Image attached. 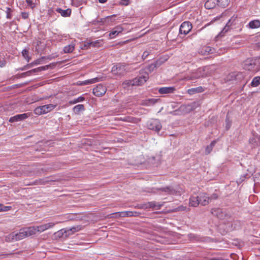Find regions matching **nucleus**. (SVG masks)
I'll return each instance as SVG.
<instances>
[{
    "instance_id": "f3484780",
    "label": "nucleus",
    "mask_w": 260,
    "mask_h": 260,
    "mask_svg": "<svg viewBox=\"0 0 260 260\" xmlns=\"http://www.w3.org/2000/svg\"><path fill=\"white\" fill-rule=\"evenodd\" d=\"M56 11L60 14L62 17H67L70 16L72 11L71 9H67L66 10H63L61 8H57L56 9Z\"/></svg>"
},
{
    "instance_id": "58836bf2",
    "label": "nucleus",
    "mask_w": 260,
    "mask_h": 260,
    "mask_svg": "<svg viewBox=\"0 0 260 260\" xmlns=\"http://www.w3.org/2000/svg\"><path fill=\"white\" fill-rule=\"evenodd\" d=\"M50 67V64L40 67L33 69V71H35V72H41L48 69Z\"/></svg>"
},
{
    "instance_id": "ddd939ff",
    "label": "nucleus",
    "mask_w": 260,
    "mask_h": 260,
    "mask_svg": "<svg viewBox=\"0 0 260 260\" xmlns=\"http://www.w3.org/2000/svg\"><path fill=\"white\" fill-rule=\"evenodd\" d=\"M163 203L156 202L155 201H152L148 202L146 205V208H151L153 210H158L163 206Z\"/></svg>"
},
{
    "instance_id": "423d86ee",
    "label": "nucleus",
    "mask_w": 260,
    "mask_h": 260,
    "mask_svg": "<svg viewBox=\"0 0 260 260\" xmlns=\"http://www.w3.org/2000/svg\"><path fill=\"white\" fill-rule=\"evenodd\" d=\"M106 91V87L101 84H99L93 89L92 92L96 96H101L105 94Z\"/></svg>"
},
{
    "instance_id": "37998d69",
    "label": "nucleus",
    "mask_w": 260,
    "mask_h": 260,
    "mask_svg": "<svg viewBox=\"0 0 260 260\" xmlns=\"http://www.w3.org/2000/svg\"><path fill=\"white\" fill-rule=\"evenodd\" d=\"M156 67V65L155 63H151L149 64L147 67V70L149 72H152Z\"/></svg>"
},
{
    "instance_id": "72a5a7b5",
    "label": "nucleus",
    "mask_w": 260,
    "mask_h": 260,
    "mask_svg": "<svg viewBox=\"0 0 260 260\" xmlns=\"http://www.w3.org/2000/svg\"><path fill=\"white\" fill-rule=\"evenodd\" d=\"M84 100H85V98L83 96H80L78 97V98L74 99L70 101L69 104L71 105L75 104L77 103L82 102Z\"/></svg>"
},
{
    "instance_id": "a19ab883",
    "label": "nucleus",
    "mask_w": 260,
    "mask_h": 260,
    "mask_svg": "<svg viewBox=\"0 0 260 260\" xmlns=\"http://www.w3.org/2000/svg\"><path fill=\"white\" fill-rule=\"evenodd\" d=\"M22 55L23 56V57L26 59H27V62H28L30 59V58L28 56V51L26 49H24L22 51Z\"/></svg>"
},
{
    "instance_id": "a878e982",
    "label": "nucleus",
    "mask_w": 260,
    "mask_h": 260,
    "mask_svg": "<svg viewBox=\"0 0 260 260\" xmlns=\"http://www.w3.org/2000/svg\"><path fill=\"white\" fill-rule=\"evenodd\" d=\"M248 25L250 28H257L260 26V21L258 20L251 21L248 23Z\"/></svg>"
},
{
    "instance_id": "1a4fd4ad",
    "label": "nucleus",
    "mask_w": 260,
    "mask_h": 260,
    "mask_svg": "<svg viewBox=\"0 0 260 260\" xmlns=\"http://www.w3.org/2000/svg\"><path fill=\"white\" fill-rule=\"evenodd\" d=\"M30 116L29 113H23L21 114L16 115L10 118L9 121L13 123L15 122L20 121L26 119Z\"/></svg>"
},
{
    "instance_id": "5fc2aeb1",
    "label": "nucleus",
    "mask_w": 260,
    "mask_h": 260,
    "mask_svg": "<svg viewBox=\"0 0 260 260\" xmlns=\"http://www.w3.org/2000/svg\"><path fill=\"white\" fill-rule=\"evenodd\" d=\"M120 4L123 5L127 6L129 4V0H121Z\"/></svg>"
},
{
    "instance_id": "ea45409f",
    "label": "nucleus",
    "mask_w": 260,
    "mask_h": 260,
    "mask_svg": "<svg viewBox=\"0 0 260 260\" xmlns=\"http://www.w3.org/2000/svg\"><path fill=\"white\" fill-rule=\"evenodd\" d=\"M89 44L93 47H100L102 45V41L101 40H96L90 42Z\"/></svg>"
},
{
    "instance_id": "412c9836",
    "label": "nucleus",
    "mask_w": 260,
    "mask_h": 260,
    "mask_svg": "<svg viewBox=\"0 0 260 260\" xmlns=\"http://www.w3.org/2000/svg\"><path fill=\"white\" fill-rule=\"evenodd\" d=\"M204 91V89L202 86H199L195 88H192L188 89L187 92L190 95L197 93H201Z\"/></svg>"
},
{
    "instance_id": "2f4dec72",
    "label": "nucleus",
    "mask_w": 260,
    "mask_h": 260,
    "mask_svg": "<svg viewBox=\"0 0 260 260\" xmlns=\"http://www.w3.org/2000/svg\"><path fill=\"white\" fill-rule=\"evenodd\" d=\"M159 190L164 191L168 194H174L175 192V190L171 187H166L160 188Z\"/></svg>"
},
{
    "instance_id": "6e6552de",
    "label": "nucleus",
    "mask_w": 260,
    "mask_h": 260,
    "mask_svg": "<svg viewBox=\"0 0 260 260\" xmlns=\"http://www.w3.org/2000/svg\"><path fill=\"white\" fill-rule=\"evenodd\" d=\"M148 79V75L145 74L144 75L139 76L133 80V85L140 86L145 83Z\"/></svg>"
},
{
    "instance_id": "39448f33",
    "label": "nucleus",
    "mask_w": 260,
    "mask_h": 260,
    "mask_svg": "<svg viewBox=\"0 0 260 260\" xmlns=\"http://www.w3.org/2000/svg\"><path fill=\"white\" fill-rule=\"evenodd\" d=\"M111 72L115 75H122L125 72V65L121 63L115 65L112 67Z\"/></svg>"
},
{
    "instance_id": "cd10ccee",
    "label": "nucleus",
    "mask_w": 260,
    "mask_h": 260,
    "mask_svg": "<svg viewBox=\"0 0 260 260\" xmlns=\"http://www.w3.org/2000/svg\"><path fill=\"white\" fill-rule=\"evenodd\" d=\"M75 48V46L74 44H69L67 46H66L63 48V52L65 53H71L72 52Z\"/></svg>"
},
{
    "instance_id": "2eb2a0df",
    "label": "nucleus",
    "mask_w": 260,
    "mask_h": 260,
    "mask_svg": "<svg viewBox=\"0 0 260 260\" xmlns=\"http://www.w3.org/2000/svg\"><path fill=\"white\" fill-rule=\"evenodd\" d=\"M200 203L199 195L193 194L189 199V205L192 207H197Z\"/></svg>"
},
{
    "instance_id": "393cba45",
    "label": "nucleus",
    "mask_w": 260,
    "mask_h": 260,
    "mask_svg": "<svg viewBox=\"0 0 260 260\" xmlns=\"http://www.w3.org/2000/svg\"><path fill=\"white\" fill-rule=\"evenodd\" d=\"M212 53V50L209 46L203 47L200 51V53L202 55H205Z\"/></svg>"
},
{
    "instance_id": "603ef678",
    "label": "nucleus",
    "mask_w": 260,
    "mask_h": 260,
    "mask_svg": "<svg viewBox=\"0 0 260 260\" xmlns=\"http://www.w3.org/2000/svg\"><path fill=\"white\" fill-rule=\"evenodd\" d=\"M29 14L27 12H22L21 13V16L22 18L24 19H26L28 18Z\"/></svg>"
},
{
    "instance_id": "473e14b6",
    "label": "nucleus",
    "mask_w": 260,
    "mask_h": 260,
    "mask_svg": "<svg viewBox=\"0 0 260 260\" xmlns=\"http://www.w3.org/2000/svg\"><path fill=\"white\" fill-rule=\"evenodd\" d=\"M84 110V106L83 105L79 104L76 105L73 108V111L75 113H79L80 111Z\"/></svg>"
},
{
    "instance_id": "c756f323",
    "label": "nucleus",
    "mask_w": 260,
    "mask_h": 260,
    "mask_svg": "<svg viewBox=\"0 0 260 260\" xmlns=\"http://www.w3.org/2000/svg\"><path fill=\"white\" fill-rule=\"evenodd\" d=\"M60 221H56L55 222H49L47 223L42 224L44 226V229L47 230L48 229L52 228L56 224L60 223Z\"/></svg>"
},
{
    "instance_id": "7c9ffc66",
    "label": "nucleus",
    "mask_w": 260,
    "mask_h": 260,
    "mask_svg": "<svg viewBox=\"0 0 260 260\" xmlns=\"http://www.w3.org/2000/svg\"><path fill=\"white\" fill-rule=\"evenodd\" d=\"M260 84V77L257 76L254 77L252 82H251V85L252 87H257Z\"/></svg>"
},
{
    "instance_id": "a211bd4d",
    "label": "nucleus",
    "mask_w": 260,
    "mask_h": 260,
    "mask_svg": "<svg viewBox=\"0 0 260 260\" xmlns=\"http://www.w3.org/2000/svg\"><path fill=\"white\" fill-rule=\"evenodd\" d=\"M15 241L20 240L27 237V234L24 229L20 230L18 233H15Z\"/></svg>"
},
{
    "instance_id": "b1692460",
    "label": "nucleus",
    "mask_w": 260,
    "mask_h": 260,
    "mask_svg": "<svg viewBox=\"0 0 260 260\" xmlns=\"http://www.w3.org/2000/svg\"><path fill=\"white\" fill-rule=\"evenodd\" d=\"M100 80L98 78H94L92 79L86 80L80 82L79 85H85L87 84H92L99 81Z\"/></svg>"
},
{
    "instance_id": "20e7f679",
    "label": "nucleus",
    "mask_w": 260,
    "mask_h": 260,
    "mask_svg": "<svg viewBox=\"0 0 260 260\" xmlns=\"http://www.w3.org/2000/svg\"><path fill=\"white\" fill-rule=\"evenodd\" d=\"M81 230V228L80 226H73L70 229H62L57 232V234L58 236H60L61 235L63 236L64 234L66 237L69 236L74 234L75 232H78Z\"/></svg>"
},
{
    "instance_id": "0eeeda50",
    "label": "nucleus",
    "mask_w": 260,
    "mask_h": 260,
    "mask_svg": "<svg viewBox=\"0 0 260 260\" xmlns=\"http://www.w3.org/2000/svg\"><path fill=\"white\" fill-rule=\"evenodd\" d=\"M192 28V24L189 21H185L180 25L179 32L180 34L187 35L188 34Z\"/></svg>"
},
{
    "instance_id": "49530a36",
    "label": "nucleus",
    "mask_w": 260,
    "mask_h": 260,
    "mask_svg": "<svg viewBox=\"0 0 260 260\" xmlns=\"http://www.w3.org/2000/svg\"><path fill=\"white\" fill-rule=\"evenodd\" d=\"M27 5L30 7L31 9L34 8L36 7V4L32 2V0H25Z\"/></svg>"
},
{
    "instance_id": "c03bdc74",
    "label": "nucleus",
    "mask_w": 260,
    "mask_h": 260,
    "mask_svg": "<svg viewBox=\"0 0 260 260\" xmlns=\"http://www.w3.org/2000/svg\"><path fill=\"white\" fill-rule=\"evenodd\" d=\"M44 58H45V57H42V58H41L40 59H38L36 60V61H35L32 62V63H31L29 65V66H31L32 65H37V64H40L42 60H43Z\"/></svg>"
},
{
    "instance_id": "13d9d810",
    "label": "nucleus",
    "mask_w": 260,
    "mask_h": 260,
    "mask_svg": "<svg viewBox=\"0 0 260 260\" xmlns=\"http://www.w3.org/2000/svg\"><path fill=\"white\" fill-rule=\"evenodd\" d=\"M107 1V0H99V2L101 3H105Z\"/></svg>"
},
{
    "instance_id": "a18cd8bd",
    "label": "nucleus",
    "mask_w": 260,
    "mask_h": 260,
    "mask_svg": "<svg viewBox=\"0 0 260 260\" xmlns=\"http://www.w3.org/2000/svg\"><path fill=\"white\" fill-rule=\"evenodd\" d=\"M126 213V217H132V216H136V214H137V212H132V211H125Z\"/></svg>"
},
{
    "instance_id": "f8f14e48",
    "label": "nucleus",
    "mask_w": 260,
    "mask_h": 260,
    "mask_svg": "<svg viewBox=\"0 0 260 260\" xmlns=\"http://www.w3.org/2000/svg\"><path fill=\"white\" fill-rule=\"evenodd\" d=\"M200 203L202 206H206L209 203V197L205 193H201L199 195Z\"/></svg>"
},
{
    "instance_id": "4468645a",
    "label": "nucleus",
    "mask_w": 260,
    "mask_h": 260,
    "mask_svg": "<svg viewBox=\"0 0 260 260\" xmlns=\"http://www.w3.org/2000/svg\"><path fill=\"white\" fill-rule=\"evenodd\" d=\"M211 212L212 215L219 218H222L225 214L222 210L219 208H212L211 210Z\"/></svg>"
},
{
    "instance_id": "3c124183",
    "label": "nucleus",
    "mask_w": 260,
    "mask_h": 260,
    "mask_svg": "<svg viewBox=\"0 0 260 260\" xmlns=\"http://www.w3.org/2000/svg\"><path fill=\"white\" fill-rule=\"evenodd\" d=\"M218 198V196L216 193L212 194L210 197H209V202L212 200H216Z\"/></svg>"
},
{
    "instance_id": "c85d7f7f",
    "label": "nucleus",
    "mask_w": 260,
    "mask_h": 260,
    "mask_svg": "<svg viewBox=\"0 0 260 260\" xmlns=\"http://www.w3.org/2000/svg\"><path fill=\"white\" fill-rule=\"evenodd\" d=\"M215 144L216 141H213L210 143L209 145L206 147L205 153L206 155L209 154L212 151L213 148L215 146Z\"/></svg>"
},
{
    "instance_id": "7ed1b4c3",
    "label": "nucleus",
    "mask_w": 260,
    "mask_h": 260,
    "mask_svg": "<svg viewBox=\"0 0 260 260\" xmlns=\"http://www.w3.org/2000/svg\"><path fill=\"white\" fill-rule=\"evenodd\" d=\"M147 125L149 129L158 132L161 129L162 126L159 120L152 119L147 122Z\"/></svg>"
},
{
    "instance_id": "e433bc0d",
    "label": "nucleus",
    "mask_w": 260,
    "mask_h": 260,
    "mask_svg": "<svg viewBox=\"0 0 260 260\" xmlns=\"http://www.w3.org/2000/svg\"><path fill=\"white\" fill-rule=\"evenodd\" d=\"M6 18L7 19H10L12 17V13L13 12V10L9 7H7L6 8Z\"/></svg>"
},
{
    "instance_id": "4d7b16f0",
    "label": "nucleus",
    "mask_w": 260,
    "mask_h": 260,
    "mask_svg": "<svg viewBox=\"0 0 260 260\" xmlns=\"http://www.w3.org/2000/svg\"><path fill=\"white\" fill-rule=\"evenodd\" d=\"M189 237H190V238L191 239H193V240H197V239H196V236H195L194 235H193L190 234V236H189Z\"/></svg>"
},
{
    "instance_id": "9d476101",
    "label": "nucleus",
    "mask_w": 260,
    "mask_h": 260,
    "mask_svg": "<svg viewBox=\"0 0 260 260\" xmlns=\"http://www.w3.org/2000/svg\"><path fill=\"white\" fill-rule=\"evenodd\" d=\"M208 69L207 67L199 68L196 72L193 74L192 79H198L207 76V74L205 73Z\"/></svg>"
},
{
    "instance_id": "864d4df0",
    "label": "nucleus",
    "mask_w": 260,
    "mask_h": 260,
    "mask_svg": "<svg viewBox=\"0 0 260 260\" xmlns=\"http://www.w3.org/2000/svg\"><path fill=\"white\" fill-rule=\"evenodd\" d=\"M149 52L147 51H145L143 52L142 57L144 59L149 55Z\"/></svg>"
},
{
    "instance_id": "5701e85b",
    "label": "nucleus",
    "mask_w": 260,
    "mask_h": 260,
    "mask_svg": "<svg viewBox=\"0 0 260 260\" xmlns=\"http://www.w3.org/2000/svg\"><path fill=\"white\" fill-rule=\"evenodd\" d=\"M27 234V237H29L36 234L37 232L36 226H30L27 228H24Z\"/></svg>"
},
{
    "instance_id": "f704fd0d",
    "label": "nucleus",
    "mask_w": 260,
    "mask_h": 260,
    "mask_svg": "<svg viewBox=\"0 0 260 260\" xmlns=\"http://www.w3.org/2000/svg\"><path fill=\"white\" fill-rule=\"evenodd\" d=\"M5 240L8 242L15 241V233L13 232L10 234L6 236L5 237Z\"/></svg>"
},
{
    "instance_id": "bb28decb",
    "label": "nucleus",
    "mask_w": 260,
    "mask_h": 260,
    "mask_svg": "<svg viewBox=\"0 0 260 260\" xmlns=\"http://www.w3.org/2000/svg\"><path fill=\"white\" fill-rule=\"evenodd\" d=\"M122 120L125 121H127V122H128L137 123H138L140 121V119L137 118L133 117H127L124 118L122 119Z\"/></svg>"
},
{
    "instance_id": "bf43d9fd",
    "label": "nucleus",
    "mask_w": 260,
    "mask_h": 260,
    "mask_svg": "<svg viewBox=\"0 0 260 260\" xmlns=\"http://www.w3.org/2000/svg\"><path fill=\"white\" fill-rule=\"evenodd\" d=\"M112 216H113L112 217H114V218H118V217H119L118 216V215H113Z\"/></svg>"
},
{
    "instance_id": "052dcab7",
    "label": "nucleus",
    "mask_w": 260,
    "mask_h": 260,
    "mask_svg": "<svg viewBox=\"0 0 260 260\" xmlns=\"http://www.w3.org/2000/svg\"><path fill=\"white\" fill-rule=\"evenodd\" d=\"M4 206L2 204H0V208H2Z\"/></svg>"
},
{
    "instance_id": "79ce46f5",
    "label": "nucleus",
    "mask_w": 260,
    "mask_h": 260,
    "mask_svg": "<svg viewBox=\"0 0 260 260\" xmlns=\"http://www.w3.org/2000/svg\"><path fill=\"white\" fill-rule=\"evenodd\" d=\"M133 80H126L123 83V86L124 88L129 86H133Z\"/></svg>"
},
{
    "instance_id": "9b49d317",
    "label": "nucleus",
    "mask_w": 260,
    "mask_h": 260,
    "mask_svg": "<svg viewBox=\"0 0 260 260\" xmlns=\"http://www.w3.org/2000/svg\"><path fill=\"white\" fill-rule=\"evenodd\" d=\"M160 101L159 99H147L142 100L140 105L144 106L150 107L153 106Z\"/></svg>"
},
{
    "instance_id": "09e8293b",
    "label": "nucleus",
    "mask_w": 260,
    "mask_h": 260,
    "mask_svg": "<svg viewBox=\"0 0 260 260\" xmlns=\"http://www.w3.org/2000/svg\"><path fill=\"white\" fill-rule=\"evenodd\" d=\"M33 73H36V72H35V71H33V69H32V70H31L30 71H28L27 72L22 73V75L23 76H28L31 75V74Z\"/></svg>"
},
{
    "instance_id": "680f3d73",
    "label": "nucleus",
    "mask_w": 260,
    "mask_h": 260,
    "mask_svg": "<svg viewBox=\"0 0 260 260\" xmlns=\"http://www.w3.org/2000/svg\"><path fill=\"white\" fill-rule=\"evenodd\" d=\"M26 68V67H25L24 68L22 69V70H24Z\"/></svg>"
},
{
    "instance_id": "8fccbe9b",
    "label": "nucleus",
    "mask_w": 260,
    "mask_h": 260,
    "mask_svg": "<svg viewBox=\"0 0 260 260\" xmlns=\"http://www.w3.org/2000/svg\"><path fill=\"white\" fill-rule=\"evenodd\" d=\"M11 209V206H3L2 208H0V212L2 211H7Z\"/></svg>"
},
{
    "instance_id": "aec40b11",
    "label": "nucleus",
    "mask_w": 260,
    "mask_h": 260,
    "mask_svg": "<svg viewBox=\"0 0 260 260\" xmlns=\"http://www.w3.org/2000/svg\"><path fill=\"white\" fill-rule=\"evenodd\" d=\"M236 19V17H232L229 21L227 22L226 25L223 28L222 30L221 31V33H225L228 31L230 26L234 23Z\"/></svg>"
},
{
    "instance_id": "de8ad7c7",
    "label": "nucleus",
    "mask_w": 260,
    "mask_h": 260,
    "mask_svg": "<svg viewBox=\"0 0 260 260\" xmlns=\"http://www.w3.org/2000/svg\"><path fill=\"white\" fill-rule=\"evenodd\" d=\"M36 227L37 232L41 233L45 231V229H44V226L42 224Z\"/></svg>"
},
{
    "instance_id": "c9c22d12",
    "label": "nucleus",
    "mask_w": 260,
    "mask_h": 260,
    "mask_svg": "<svg viewBox=\"0 0 260 260\" xmlns=\"http://www.w3.org/2000/svg\"><path fill=\"white\" fill-rule=\"evenodd\" d=\"M229 0H216L217 4L222 7H225L229 4Z\"/></svg>"
},
{
    "instance_id": "f257e3e1",
    "label": "nucleus",
    "mask_w": 260,
    "mask_h": 260,
    "mask_svg": "<svg viewBox=\"0 0 260 260\" xmlns=\"http://www.w3.org/2000/svg\"><path fill=\"white\" fill-rule=\"evenodd\" d=\"M56 107L55 105L48 104L39 106L35 108L34 113L36 115H40L50 112Z\"/></svg>"
},
{
    "instance_id": "4c0bfd02",
    "label": "nucleus",
    "mask_w": 260,
    "mask_h": 260,
    "mask_svg": "<svg viewBox=\"0 0 260 260\" xmlns=\"http://www.w3.org/2000/svg\"><path fill=\"white\" fill-rule=\"evenodd\" d=\"M113 215H118L119 217H126V213L125 211H122V212H118L115 213H113L112 214H109L108 215V217L109 218H112Z\"/></svg>"
},
{
    "instance_id": "6e6d98bb",
    "label": "nucleus",
    "mask_w": 260,
    "mask_h": 260,
    "mask_svg": "<svg viewBox=\"0 0 260 260\" xmlns=\"http://www.w3.org/2000/svg\"><path fill=\"white\" fill-rule=\"evenodd\" d=\"M6 62L5 60H2L0 61V67L2 68L5 66Z\"/></svg>"
},
{
    "instance_id": "6ab92c4d",
    "label": "nucleus",
    "mask_w": 260,
    "mask_h": 260,
    "mask_svg": "<svg viewBox=\"0 0 260 260\" xmlns=\"http://www.w3.org/2000/svg\"><path fill=\"white\" fill-rule=\"evenodd\" d=\"M174 90L175 88L173 87H164L160 88L158 92L160 94H168L173 93Z\"/></svg>"
},
{
    "instance_id": "dca6fc26",
    "label": "nucleus",
    "mask_w": 260,
    "mask_h": 260,
    "mask_svg": "<svg viewBox=\"0 0 260 260\" xmlns=\"http://www.w3.org/2000/svg\"><path fill=\"white\" fill-rule=\"evenodd\" d=\"M123 29V28L120 25L117 26L115 27H114L109 34V36L110 38L112 39L115 38L119 33L121 32Z\"/></svg>"
},
{
    "instance_id": "f03ea898",
    "label": "nucleus",
    "mask_w": 260,
    "mask_h": 260,
    "mask_svg": "<svg viewBox=\"0 0 260 260\" xmlns=\"http://www.w3.org/2000/svg\"><path fill=\"white\" fill-rule=\"evenodd\" d=\"M256 59H248L245 60L243 63L244 69L253 72L258 70V66L256 64Z\"/></svg>"
},
{
    "instance_id": "4be33fe9",
    "label": "nucleus",
    "mask_w": 260,
    "mask_h": 260,
    "mask_svg": "<svg viewBox=\"0 0 260 260\" xmlns=\"http://www.w3.org/2000/svg\"><path fill=\"white\" fill-rule=\"evenodd\" d=\"M216 4V0H208L205 3V7L207 9H213L215 7Z\"/></svg>"
}]
</instances>
